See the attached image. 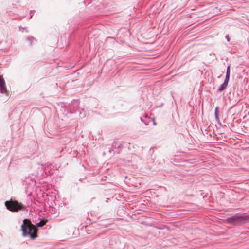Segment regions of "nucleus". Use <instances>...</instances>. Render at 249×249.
Wrapping results in <instances>:
<instances>
[{
    "mask_svg": "<svg viewBox=\"0 0 249 249\" xmlns=\"http://www.w3.org/2000/svg\"><path fill=\"white\" fill-rule=\"evenodd\" d=\"M21 228L23 236H30L32 239L37 237V229L31 223L29 219H25L23 220Z\"/></svg>",
    "mask_w": 249,
    "mask_h": 249,
    "instance_id": "f257e3e1",
    "label": "nucleus"
},
{
    "mask_svg": "<svg viewBox=\"0 0 249 249\" xmlns=\"http://www.w3.org/2000/svg\"><path fill=\"white\" fill-rule=\"evenodd\" d=\"M249 218V216L246 214H237L234 216L229 218L228 221L234 224H238L244 223Z\"/></svg>",
    "mask_w": 249,
    "mask_h": 249,
    "instance_id": "f03ea898",
    "label": "nucleus"
},
{
    "mask_svg": "<svg viewBox=\"0 0 249 249\" xmlns=\"http://www.w3.org/2000/svg\"><path fill=\"white\" fill-rule=\"evenodd\" d=\"M7 209L12 212H17L22 209V205L17 201H7L5 203Z\"/></svg>",
    "mask_w": 249,
    "mask_h": 249,
    "instance_id": "7ed1b4c3",
    "label": "nucleus"
},
{
    "mask_svg": "<svg viewBox=\"0 0 249 249\" xmlns=\"http://www.w3.org/2000/svg\"><path fill=\"white\" fill-rule=\"evenodd\" d=\"M0 90L1 93L8 94L9 92L6 89L5 82L4 79H0Z\"/></svg>",
    "mask_w": 249,
    "mask_h": 249,
    "instance_id": "20e7f679",
    "label": "nucleus"
},
{
    "mask_svg": "<svg viewBox=\"0 0 249 249\" xmlns=\"http://www.w3.org/2000/svg\"><path fill=\"white\" fill-rule=\"evenodd\" d=\"M228 82H229V79H225V81L224 82L223 84L221 85L220 87L218 89V90L219 91H222V90H224L226 88V87L228 85Z\"/></svg>",
    "mask_w": 249,
    "mask_h": 249,
    "instance_id": "39448f33",
    "label": "nucleus"
},
{
    "mask_svg": "<svg viewBox=\"0 0 249 249\" xmlns=\"http://www.w3.org/2000/svg\"><path fill=\"white\" fill-rule=\"evenodd\" d=\"M46 222H47V220H41L39 223H38L37 224V226L39 227H42L46 224Z\"/></svg>",
    "mask_w": 249,
    "mask_h": 249,
    "instance_id": "423d86ee",
    "label": "nucleus"
},
{
    "mask_svg": "<svg viewBox=\"0 0 249 249\" xmlns=\"http://www.w3.org/2000/svg\"><path fill=\"white\" fill-rule=\"evenodd\" d=\"M229 77H230V67L229 66L227 68V71L226 78H229Z\"/></svg>",
    "mask_w": 249,
    "mask_h": 249,
    "instance_id": "0eeeda50",
    "label": "nucleus"
},
{
    "mask_svg": "<svg viewBox=\"0 0 249 249\" xmlns=\"http://www.w3.org/2000/svg\"><path fill=\"white\" fill-rule=\"evenodd\" d=\"M215 117L217 121L219 120L218 113L215 114Z\"/></svg>",
    "mask_w": 249,
    "mask_h": 249,
    "instance_id": "6e6552de",
    "label": "nucleus"
},
{
    "mask_svg": "<svg viewBox=\"0 0 249 249\" xmlns=\"http://www.w3.org/2000/svg\"><path fill=\"white\" fill-rule=\"evenodd\" d=\"M218 107H216L215 108V114L218 113Z\"/></svg>",
    "mask_w": 249,
    "mask_h": 249,
    "instance_id": "1a4fd4ad",
    "label": "nucleus"
},
{
    "mask_svg": "<svg viewBox=\"0 0 249 249\" xmlns=\"http://www.w3.org/2000/svg\"><path fill=\"white\" fill-rule=\"evenodd\" d=\"M226 39H227V40H228V41H229V40H230V38H229V36L228 35H227V36H226Z\"/></svg>",
    "mask_w": 249,
    "mask_h": 249,
    "instance_id": "9d476101",
    "label": "nucleus"
}]
</instances>
